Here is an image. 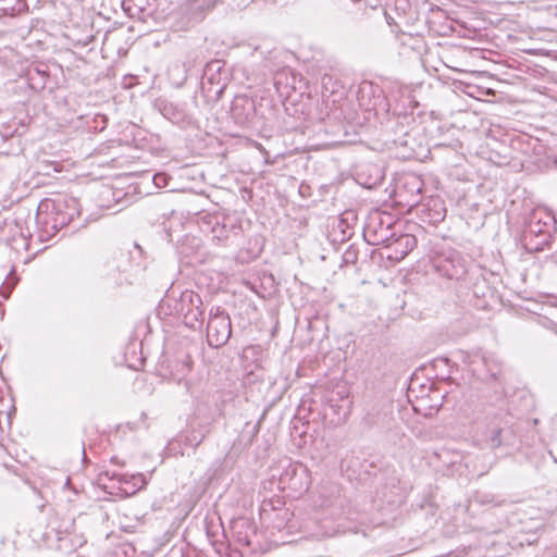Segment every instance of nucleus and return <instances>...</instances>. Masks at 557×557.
<instances>
[{
  "mask_svg": "<svg viewBox=\"0 0 557 557\" xmlns=\"http://www.w3.org/2000/svg\"><path fill=\"white\" fill-rule=\"evenodd\" d=\"M554 222V218L548 213H534L522 233V243L525 249L529 251L542 250L550 242Z\"/></svg>",
  "mask_w": 557,
  "mask_h": 557,
  "instance_id": "obj_1",
  "label": "nucleus"
},
{
  "mask_svg": "<svg viewBox=\"0 0 557 557\" xmlns=\"http://www.w3.org/2000/svg\"><path fill=\"white\" fill-rule=\"evenodd\" d=\"M228 76L230 74L225 69L223 60L215 59L207 62L200 82L202 95L209 101H218L228 84Z\"/></svg>",
  "mask_w": 557,
  "mask_h": 557,
  "instance_id": "obj_2",
  "label": "nucleus"
},
{
  "mask_svg": "<svg viewBox=\"0 0 557 557\" xmlns=\"http://www.w3.org/2000/svg\"><path fill=\"white\" fill-rule=\"evenodd\" d=\"M174 309L183 317L184 324L193 330H201L205 319L203 302L199 294L186 289L175 301Z\"/></svg>",
  "mask_w": 557,
  "mask_h": 557,
  "instance_id": "obj_3",
  "label": "nucleus"
},
{
  "mask_svg": "<svg viewBox=\"0 0 557 557\" xmlns=\"http://www.w3.org/2000/svg\"><path fill=\"white\" fill-rule=\"evenodd\" d=\"M232 335L228 313L221 307H212L208 314L207 343L212 348L223 347Z\"/></svg>",
  "mask_w": 557,
  "mask_h": 557,
  "instance_id": "obj_4",
  "label": "nucleus"
},
{
  "mask_svg": "<svg viewBox=\"0 0 557 557\" xmlns=\"http://www.w3.org/2000/svg\"><path fill=\"white\" fill-rule=\"evenodd\" d=\"M432 264L435 272L449 280H460L467 273V261L457 250L450 249L437 253Z\"/></svg>",
  "mask_w": 557,
  "mask_h": 557,
  "instance_id": "obj_5",
  "label": "nucleus"
},
{
  "mask_svg": "<svg viewBox=\"0 0 557 557\" xmlns=\"http://www.w3.org/2000/svg\"><path fill=\"white\" fill-rule=\"evenodd\" d=\"M310 484L308 469L301 463L289 462L278 478V486L282 491L302 494Z\"/></svg>",
  "mask_w": 557,
  "mask_h": 557,
  "instance_id": "obj_6",
  "label": "nucleus"
},
{
  "mask_svg": "<svg viewBox=\"0 0 557 557\" xmlns=\"http://www.w3.org/2000/svg\"><path fill=\"white\" fill-rule=\"evenodd\" d=\"M234 123L240 127H250L257 119L256 102L246 95H237L234 97L230 111Z\"/></svg>",
  "mask_w": 557,
  "mask_h": 557,
  "instance_id": "obj_7",
  "label": "nucleus"
},
{
  "mask_svg": "<svg viewBox=\"0 0 557 557\" xmlns=\"http://www.w3.org/2000/svg\"><path fill=\"white\" fill-rule=\"evenodd\" d=\"M363 236L372 246L383 245L387 247L395 233L392 231V223L389 221H384L380 216H372L364 227Z\"/></svg>",
  "mask_w": 557,
  "mask_h": 557,
  "instance_id": "obj_8",
  "label": "nucleus"
},
{
  "mask_svg": "<svg viewBox=\"0 0 557 557\" xmlns=\"http://www.w3.org/2000/svg\"><path fill=\"white\" fill-rule=\"evenodd\" d=\"M53 227L63 228L81 214L76 198L64 197L53 201Z\"/></svg>",
  "mask_w": 557,
  "mask_h": 557,
  "instance_id": "obj_9",
  "label": "nucleus"
},
{
  "mask_svg": "<svg viewBox=\"0 0 557 557\" xmlns=\"http://www.w3.org/2000/svg\"><path fill=\"white\" fill-rule=\"evenodd\" d=\"M417 246V238L411 234H400L394 236L387 248L394 252L395 259L405 258Z\"/></svg>",
  "mask_w": 557,
  "mask_h": 557,
  "instance_id": "obj_10",
  "label": "nucleus"
},
{
  "mask_svg": "<svg viewBox=\"0 0 557 557\" xmlns=\"http://www.w3.org/2000/svg\"><path fill=\"white\" fill-rule=\"evenodd\" d=\"M125 11L133 17L146 21L153 14V4L149 0H124Z\"/></svg>",
  "mask_w": 557,
  "mask_h": 557,
  "instance_id": "obj_11",
  "label": "nucleus"
},
{
  "mask_svg": "<svg viewBox=\"0 0 557 557\" xmlns=\"http://www.w3.org/2000/svg\"><path fill=\"white\" fill-rule=\"evenodd\" d=\"M161 113L164 117L182 127L191 123V116L173 103H164Z\"/></svg>",
  "mask_w": 557,
  "mask_h": 557,
  "instance_id": "obj_12",
  "label": "nucleus"
},
{
  "mask_svg": "<svg viewBox=\"0 0 557 557\" xmlns=\"http://www.w3.org/2000/svg\"><path fill=\"white\" fill-rule=\"evenodd\" d=\"M481 363L485 368L486 376L492 380H497L502 374V362L498 358L493 355H483L481 357Z\"/></svg>",
  "mask_w": 557,
  "mask_h": 557,
  "instance_id": "obj_13",
  "label": "nucleus"
},
{
  "mask_svg": "<svg viewBox=\"0 0 557 557\" xmlns=\"http://www.w3.org/2000/svg\"><path fill=\"white\" fill-rule=\"evenodd\" d=\"M502 434H503L502 428H493L490 431V434L486 438V444L491 449H495V448H498L502 446V444H503Z\"/></svg>",
  "mask_w": 557,
  "mask_h": 557,
  "instance_id": "obj_14",
  "label": "nucleus"
},
{
  "mask_svg": "<svg viewBox=\"0 0 557 557\" xmlns=\"http://www.w3.org/2000/svg\"><path fill=\"white\" fill-rule=\"evenodd\" d=\"M111 478L112 479H116L120 483H128L129 480H134V481H136L134 483V486L137 484V482H140L139 488L143 487L146 484L145 476L141 473L133 474V475L129 476V479H128L127 474H116V473H113Z\"/></svg>",
  "mask_w": 557,
  "mask_h": 557,
  "instance_id": "obj_15",
  "label": "nucleus"
},
{
  "mask_svg": "<svg viewBox=\"0 0 557 557\" xmlns=\"http://www.w3.org/2000/svg\"><path fill=\"white\" fill-rule=\"evenodd\" d=\"M116 272H117V275H115V272H110L109 275L112 277L113 282L116 284V285H122L124 283H127V284H131L132 283V280L128 275H125V276H122L121 275V267L120 264L116 265Z\"/></svg>",
  "mask_w": 557,
  "mask_h": 557,
  "instance_id": "obj_16",
  "label": "nucleus"
},
{
  "mask_svg": "<svg viewBox=\"0 0 557 557\" xmlns=\"http://www.w3.org/2000/svg\"><path fill=\"white\" fill-rule=\"evenodd\" d=\"M169 176L164 173H157L153 176V183L157 187H165L168 185Z\"/></svg>",
  "mask_w": 557,
  "mask_h": 557,
  "instance_id": "obj_17",
  "label": "nucleus"
},
{
  "mask_svg": "<svg viewBox=\"0 0 557 557\" xmlns=\"http://www.w3.org/2000/svg\"><path fill=\"white\" fill-rule=\"evenodd\" d=\"M73 527H74V520L73 519H69L66 521V524L64 525V529L63 530H58V533H62V532L69 533V532H71Z\"/></svg>",
  "mask_w": 557,
  "mask_h": 557,
  "instance_id": "obj_18",
  "label": "nucleus"
},
{
  "mask_svg": "<svg viewBox=\"0 0 557 557\" xmlns=\"http://www.w3.org/2000/svg\"><path fill=\"white\" fill-rule=\"evenodd\" d=\"M196 59H197V57H195L193 60H188L187 62H185V63L183 64V66H184V71H185V73H186V74H187V73H189V71L191 70V67L195 65V63H196Z\"/></svg>",
  "mask_w": 557,
  "mask_h": 557,
  "instance_id": "obj_19",
  "label": "nucleus"
},
{
  "mask_svg": "<svg viewBox=\"0 0 557 557\" xmlns=\"http://www.w3.org/2000/svg\"><path fill=\"white\" fill-rule=\"evenodd\" d=\"M253 51L255 52H260V54L264 58L265 57V52H270V50H264L263 47L261 45H258V46H255L253 47Z\"/></svg>",
  "mask_w": 557,
  "mask_h": 557,
  "instance_id": "obj_20",
  "label": "nucleus"
},
{
  "mask_svg": "<svg viewBox=\"0 0 557 557\" xmlns=\"http://www.w3.org/2000/svg\"><path fill=\"white\" fill-rule=\"evenodd\" d=\"M203 438H205V435H200V436L193 435V437L189 441L195 442L196 446H198L203 441Z\"/></svg>",
  "mask_w": 557,
  "mask_h": 557,
  "instance_id": "obj_21",
  "label": "nucleus"
},
{
  "mask_svg": "<svg viewBox=\"0 0 557 557\" xmlns=\"http://www.w3.org/2000/svg\"><path fill=\"white\" fill-rule=\"evenodd\" d=\"M344 258H345V261H346V262H348V261H354V259L356 258V256H355V253L347 251V252L344 255Z\"/></svg>",
  "mask_w": 557,
  "mask_h": 557,
  "instance_id": "obj_22",
  "label": "nucleus"
},
{
  "mask_svg": "<svg viewBox=\"0 0 557 557\" xmlns=\"http://www.w3.org/2000/svg\"><path fill=\"white\" fill-rule=\"evenodd\" d=\"M259 425H260V421L257 422L253 428H252V436L257 435V433L259 432Z\"/></svg>",
  "mask_w": 557,
  "mask_h": 557,
  "instance_id": "obj_23",
  "label": "nucleus"
},
{
  "mask_svg": "<svg viewBox=\"0 0 557 557\" xmlns=\"http://www.w3.org/2000/svg\"><path fill=\"white\" fill-rule=\"evenodd\" d=\"M238 541L243 542V543H244V545H246V546H249V545H250V542H249V540H247V537H244V539H240V537H239V539H238Z\"/></svg>",
  "mask_w": 557,
  "mask_h": 557,
  "instance_id": "obj_24",
  "label": "nucleus"
},
{
  "mask_svg": "<svg viewBox=\"0 0 557 557\" xmlns=\"http://www.w3.org/2000/svg\"><path fill=\"white\" fill-rule=\"evenodd\" d=\"M251 0H238L237 5H246Z\"/></svg>",
  "mask_w": 557,
  "mask_h": 557,
  "instance_id": "obj_25",
  "label": "nucleus"
},
{
  "mask_svg": "<svg viewBox=\"0 0 557 557\" xmlns=\"http://www.w3.org/2000/svg\"><path fill=\"white\" fill-rule=\"evenodd\" d=\"M549 455L552 457V460L554 461V463H557V458L555 457V455L549 450Z\"/></svg>",
  "mask_w": 557,
  "mask_h": 557,
  "instance_id": "obj_26",
  "label": "nucleus"
},
{
  "mask_svg": "<svg viewBox=\"0 0 557 557\" xmlns=\"http://www.w3.org/2000/svg\"><path fill=\"white\" fill-rule=\"evenodd\" d=\"M44 508H45V505H44V504L39 506V509H40L41 511H42V509H44Z\"/></svg>",
  "mask_w": 557,
  "mask_h": 557,
  "instance_id": "obj_27",
  "label": "nucleus"
}]
</instances>
